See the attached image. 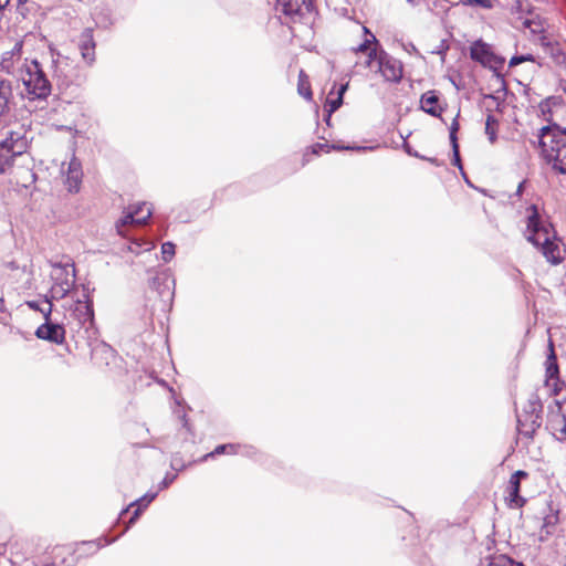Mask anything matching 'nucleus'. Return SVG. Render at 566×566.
<instances>
[{
  "mask_svg": "<svg viewBox=\"0 0 566 566\" xmlns=\"http://www.w3.org/2000/svg\"><path fill=\"white\" fill-rule=\"evenodd\" d=\"M90 284L81 285V294L69 305L64 304L65 318L71 331L80 338L86 339L95 335V322L92 293Z\"/></svg>",
  "mask_w": 566,
  "mask_h": 566,
  "instance_id": "nucleus-1",
  "label": "nucleus"
},
{
  "mask_svg": "<svg viewBox=\"0 0 566 566\" xmlns=\"http://www.w3.org/2000/svg\"><path fill=\"white\" fill-rule=\"evenodd\" d=\"M541 159L551 169L560 175H566V129L559 125L543 126L538 136Z\"/></svg>",
  "mask_w": 566,
  "mask_h": 566,
  "instance_id": "nucleus-2",
  "label": "nucleus"
},
{
  "mask_svg": "<svg viewBox=\"0 0 566 566\" xmlns=\"http://www.w3.org/2000/svg\"><path fill=\"white\" fill-rule=\"evenodd\" d=\"M533 245L553 265L562 263L565 259L566 250L562 239L557 235L554 226L541 218L535 206H533Z\"/></svg>",
  "mask_w": 566,
  "mask_h": 566,
  "instance_id": "nucleus-3",
  "label": "nucleus"
},
{
  "mask_svg": "<svg viewBox=\"0 0 566 566\" xmlns=\"http://www.w3.org/2000/svg\"><path fill=\"white\" fill-rule=\"evenodd\" d=\"M544 24V21L533 19V63L547 67L560 65L566 60L565 53L557 38Z\"/></svg>",
  "mask_w": 566,
  "mask_h": 566,
  "instance_id": "nucleus-4",
  "label": "nucleus"
},
{
  "mask_svg": "<svg viewBox=\"0 0 566 566\" xmlns=\"http://www.w3.org/2000/svg\"><path fill=\"white\" fill-rule=\"evenodd\" d=\"M23 84L32 98L45 99L51 94V83L38 61H32L30 66H28Z\"/></svg>",
  "mask_w": 566,
  "mask_h": 566,
  "instance_id": "nucleus-5",
  "label": "nucleus"
},
{
  "mask_svg": "<svg viewBox=\"0 0 566 566\" xmlns=\"http://www.w3.org/2000/svg\"><path fill=\"white\" fill-rule=\"evenodd\" d=\"M544 389L551 396H558L563 389L564 382L559 378L557 357L554 350V344L551 338L548 339L546 346V360L544 363Z\"/></svg>",
  "mask_w": 566,
  "mask_h": 566,
  "instance_id": "nucleus-6",
  "label": "nucleus"
},
{
  "mask_svg": "<svg viewBox=\"0 0 566 566\" xmlns=\"http://www.w3.org/2000/svg\"><path fill=\"white\" fill-rule=\"evenodd\" d=\"M546 427L557 440H566V400H555L549 407Z\"/></svg>",
  "mask_w": 566,
  "mask_h": 566,
  "instance_id": "nucleus-7",
  "label": "nucleus"
},
{
  "mask_svg": "<svg viewBox=\"0 0 566 566\" xmlns=\"http://www.w3.org/2000/svg\"><path fill=\"white\" fill-rule=\"evenodd\" d=\"M470 56L472 60L481 63L483 66L495 71L501 69L505 63V59L494 54L491 50V46L484 43L482 40H478L471 45Z\"/></svg>",
  "mask_w": 566,
  "mask_h": 566,
  "instance_id": "nucleus-8",
  "label": "nucleus"
},
{
  "mask_svg": "<svg viewBox=\"0 0 566 566\" xmlns=\"http://www.w3.org/2000/svg\"><path fill=\"white\" fill-rule=\"evenodd\" d=\"M565 112V103L560 96H549L538 105V116L547 123L546 126L558 125V118Z\"/></svg>",
  "mask_w": 566,
  "mask_h": 566,
  "instance_id": "nucleus-9",
  "label": "nucleus"
},
{
  "mask_svg": "<svg viewBox=\"0 0 566 566\" xmlns=\"http://www.w3.org/2000/svg\"><path fill=\"white\" fill-rule=\"evenodd\" d=\"M153 211L146 202L138 203L133 210L127 211L116 223L117 232L125 235L126 226H144L151 217Z\"/></svg>",
  "mask_w": 566,
  "mask_h": 566,
  "instance_id": "nucleus-10",
  "label": "nucleus"
},
{
  "mask_svg": "<svg viewBox=\"0 0 566 566\" xmlns=\"http://www.w3.org/2000/svg\"><path fill=\"white\" fill-rule=\"evenodd\" d=\"M377 71L388 82L398 83L402 78V64L399 60L380 49L379 65Z\"/></svg>",
  "mask_w": 566,
  "mask_h": 566,
  "instance_id": "nucleus-11",
  "label": "nucleus"
},
{
  "mask_svg": "<svg viewBox=\"0 0 566 566\" xmlns=\"http://www.w3.org/2000/svg\"><path fill=\"white\" fill-rule=\"evenodd\" d=\"M77 48L84 63L87 66H92L96 60V42L94 40V30L92 28H85L81 32L78 36Z\"/></svg>",
  "mask_w": 566,
  "mask_h": 566,
  "instance_id": "nucleus-12",
  "label": "nucleus"
},
{
  "mask_svg": "<svg viewBox=\"0 0 566 566\" xmlns=\"http://www.w3.org/2000/svg\"><path fill=\"white\" fill-rule=\"evenodd\" d=\"M50 265L54 269L52 273V280L54 283L67 282L70 283V289H75V265L71 259L65 262L50 261Z\"/></svg>",
  "mask_w": 566,
  "mask_h": 566,
  "instance_id": "nucleus-13",
  "label": "nucleus"
},
{
  "mask_svg": "<svg viewBox=\"0 0 566 566\" xmlns=\"http://www.w3.org/2000/svg\"><path fill=\"white\" fill-rule=\"evenodd\" d=\"M276 10L292 21H296L311 11V2L310 0H277Z\"/></svg>",
  "mask_w": 566,
  "mask_h": 566,
  "instance_id": "nucleus-14",
  "label": "nucleus"
},
{
  "mask_svg": "<svg viewBox=\"0 0 566 566\" xmlns=\"http://www.w3.org/2000/svg\"><path fill=\"white\" fill-rule=\"evenodd\" d=\"M35 336L54 344H62L65 339V328L61 324L43 323L36 328Z\"/></svg>",
  "mask_w": 566,
  "mask_h": 566,
  "instance_id": "nucleus-15",
  "label": "nucleus"
},
{
  "mask_svg": "<svg viewBox=\"0 0 566 566\" xmlns=\"http://www.w3.org/2000/svg\"><path fill=\"white\" fill-rule=\"evenodd\" d=\"M527 472L518 470L516 471L510 479L507 485V496L505 497L509 501V505L511 507H522L526 503V499L520 495V480L521 478H526Z\"/></svg>",
  "mask_w": 566,
  "mask_h": 566,
  "instance_id": "nucleus-16",
  "label": "nucleus"
},
{
  "mask_svg": "<svg viewBox=\"0 0 566 566\" xmlns=\"http://www.w3.org/2000/svg\"><path fill=\"white\" fill-rule=\"evenodd\" d=\"M420 108L427 114L440 117L443 108L440 105L439 94L437 91H428L421 95Z\"/></svg>",
  "mask_w": 566,
  "mask_h": 566,
  "instance_id": "nucleus-17",
  "label": "nucleus"
},
{
  "mask_svg": "<svg viewBox=\"0 0 566 566\" xmlns=\"http://www.w3.org/2000/svg\"><path fill=\"white\" fill-rule=\"evenodd\" d=\"M506 7L512 14L516 15V18L522 21L525 28H531V18H528L531 3L528 0H507Z\"/></svg>",
  "mask_w": 566,
  "mask_h": 566,
  "instance_id": "nucleus-18",
  "label": "nucleus"
},
{
  "mask_svg": "<svg viewBox=\"0 0 566 566\" xmlns=\"http://www.w3.org/2000/svg\"><path fill=\"white\" fill-rule=\"evenodd\" d=\"M82 177L83 172L81 163L76 158H72L69 163L65 180L70 192H77L80 190Z\"/></svg>",
  "mask_w": 566,
  "mask_h": 566,
  "instance_id": "nucleus-19",
  "label": "nucleus"
},
{
  "mask_svg": "<svg viewBox=\"0 0 566 566\" xmlns=\"http://www.w3.org/2000/svg\"><path fill=\"white\" fill-rule=\"evenodd\" d=\"M157 494H158L157 492H153V493L148 492L145 495H143L140 499H137L136 501L132 502L128 507L124 509L120 512V516H123L125 513L128 512L130 506L137 505V509L134 511V513L128 522V525L126 526V530L129 528V526L133 525L137 521V518L142 514V511L145 507H147L156 499Z\"/></svg>",
  "mask_w": 566,
  "mask_h": 566,
  "instance_id": "nucleus-20",
  "label": "nucleus"
},
{
  "mask_svg": "<svg viewBox=\"0 0 566 566\" xmlns=\"http://www.w3.org/2000/svg\"><path fill=\"white\" fill-rule=\"evenodd\" d=\"M0 144H7L11 148L12 154H24L28 149L27 138L19 132H10L8 136L0 142Z\"/></svg>",
  "mask_w": 566,
  "mask_h": 566,
  "instance_id": "nucleus-21",
  "label": "nucleus"
},
{
  "mask_svg": "<svg viewBox=\"0 0 566 566\" xmlns=\"http://www.w3.org/2000/svg\"><path fill=\"white\" fill-rule=\"evenodd\" d=\"M13 97L12 84L8 80L0 81V116L6 113L8 105Z\"/></svg>",
  "mask_w": 566,
  "mask_h": 566,
  "instance_id": "nucleus-22",
  "label": "nucleus"
},
{
  "mask_svg": "<svg viewBox=\"0 0 566 566\" xmlns=\"http://www.w3.org/2000/svg\"><path fill=\"white\" fill-rule=\"evenodd\" d=\"M6 145L0 144V174H4L13 165L14 159L22 156V154H12L11 148Z\"/></svg>",
  "mask_w": 566,
  "mask_h": 566,
  "instance_id": "nucleus-23",
  "label": "nucleus"
},
{
  "mask_svg": "<svg viewBox=\"0 0 566 566\" xmlns=\"http://www.w3.org/2000/svg\"><path fill=\"white\" fill-rule=\"evenodd\" d=\"M480 566H513V559L503 554H489L481 558Z\"/></svg>",
  "mask_w": 566,
  "mask_h": 566,
  "instance_id": "nucleus-24",
  "label": "nucleus"
},
{
  "mask_svg": "<svg viewBox=\"0 0 566 566\" xmlns=\"http://www.w3.org/2000/svg\"><path fill=\"white\" fill-rule=\"evenodd\" d=\"M71 292H72V290L70 289V283H67V282L54 283L53 282L49 294H46L45 296H49V300L51 302L60 301V300L65 298Z\"/></svg>",
  "mask_w": 566,
  "mask_h": 566,
  "instance_id": "nucleus-25",
  "label": "nucleus"
},
{
  "mask_svg": "<svg viewBox=\"0 0 566 566\" xmlns=\"http://www.w3.org/2000/svg\"><path fill=\"white\" fill-rule=\"evenodd\" d=\"M241 446L240 444H233V443H227V444H219L216 447L213 451L210 453H207L202 457L201 461H206L209 458H213L219 454H237L240 452Z\"/></svg>",
  "mask_w": 566,
  "mask_h": 566,
  "instance_id": "nucleus-26",
  "label": "nucleus"
},
{
  "mask_svg": "<svg viewBox=\"0 0 566 566\" xmlns=\"http://www.w3.org/2000/svg\"><path fill=\"white\" fill-rule=\"evenodd\" d=\"M297 92L301 96H303L306 99L312 98V91L310 86L308 76L305 74L303 70H301L298 73Z\"/></svg>",
  "mask_w": 566,
  "mask_h": 566,
  "instance_id": "nucleus-27",
  "label": "nucleus"
},
{
  "mask_svg": "<svg viewBox=\"0 0 566 566\" xmlns=\"http://www.w3.org/2000/svg\"><path fill=\"white\" fill-rule=\"evenodd\" d=\"M364 32L368 34L369 38H366L365 41L355 49V52H369V50L373 49L370 48L371 44L378 45V40L366 27H364Z\"/></svg>",
  "mask_w": 566,
  "mask_h": 566,
  "instance_id": "nucleus-28",
  "label": "nucleus"
},
{
  "mask_svg": "<svg viewBox=\"0 0 566 566\" xmlns=\"http://www.w3.org/2000/svg\"><path fill=\"white\" fill-rule=\"evenodd\" d=\"M497 125V119L493 115H488L485 120V134L489 137V140L493 144L496 140V130L495 126Z\"/></svg>",
  "mask_w": 566,
  "mask_h": 566,
  "instance_id": "nucleus-29",
  "label": "nucleus"
},
{
  "mask_svg": "<svg viewBox=\"0 0 566 566\" xmlns=\"http://www.w3.org/2000/svg\"><path fill=\"white\" fill-rule=\"evenodd\" d=\"M451 147H452V164L459 168V170L462 174V176L464 177L465 181L469 184V180L467 178V175L464 172V169H463V166L461 163L459 144L451 145Z\"/></svg>",
  "mask_w": 566,
  "mask_h": 566,
  "instance_id": "nucleus-30",
  "label": "nucleus"
},
{
  "mask_svg": "<svg viewBox=\"0 0 566 566\" xmlns=\"http://www.w3.org/2000/svg\"><path fill=\"white\" fill-rule=\"evenodd\" d=\"M516 419L518 434L530 436V431L525 429L528 420L527 412L525 411V415H521L516 411Z\"/></svg>",
  "mask_w": 566,
  "mask_h": 566,
  "instance_id": "nucleus-31",
  "label": "nucleus"
},
{
  "mask_svg": "<svg viewBox=\"0 0 566 566\" xmlns=\"http://www.w3.org/2000/svg\"><path fill=\"white\" fill-rule=\"evenodd\" d=\"M379 55H380V50H378L376 46L373 48L371 50H369V52L367 53V60H366L365 65L367 67H373L374 64H376V66L378 67Z\"/></svg>",
  "mask_w": 566,
  "mask_h": 566,
  "instance_id": "nucleus-32",
  "label": "nucleus"
},
{
  "mask_svg": "<svg viewBox=\"0 0 566 566\" xmlns=\"http://www.w3.org/2000/svg\"><path fill=\"white\" fill-rule=\"evenodd\" d=\"M161 255L165 262H169L175 255V244L172 242L163 243Z\"/></svg>",
  "mask_w": 566,
  "mask_h": 566,
  "instance_id": "nucleus-33",
  "label": "nucleus"
},
{
  "mask_svg": "<svg viewBox=\"0 0 566 566\" xmlns=\"http://www.w3.org/2000/svg\"><path fill=\"white\" fill-rule=\"evenodd\" d=\"M343 105V99L340 96H337L336 98L327 99V111H328V118L331 117V114L336 112L340 106Z\"/></svg>",
  "mask_w": 566,
  "mask_h": 566,
  "instance_id": "nucleus-34",
  "label": "nucleus"
},
{
  "mask_svg": "<svg viewBox=\"0 0 566 566\" xmlns=\"http://www.w3.org/2000/svg\"><path fill=\"white\" fill-rule=\"evenodd\" d=\"M44 303L46 304V306H43L42 310L40 311V313H42V315L44 317V321H45L44 323H48V322H51V314H52L53 304L49 300V296H45Z\"/></svg>",
  "mask_w": 566,
  "mask_h": 566,
  "instance_id": "nucleus-35",
  "label": "nucleus"
},
{
  "mask_svg": "<svg viewBox=\"0 0 566 566\" xmlns=\"http://www.w3.org/2000/svg\"><path fill=\"white\" fill-rule=\"evenodd\" d=\"M459 123H458V119L454 118L451 126H450V134H449V138H450V144L451 145H455L458 144V136H457V133L459 130Z\"/></svg>",
  "mask_w": 566,
  "mask_h": 566,
  "instance_id": "nucleus-36",
  "label": "nucleus"
},
{
  "mask_svg": "<svg viewBox=\"0 0 566 566\" xmlns=\"http://www.w3.org/2000/svg\"><path fill=\"white\" fill-rule=\"evenodd\" d=\"M81 547H87V552L90 554H94L102 547V544L97 541H88V542H82Z\"/></svg>",
  "mask_w": 566,
  "mask_h": 566,
  "instance_id": "nucleus-37",
  "label": "nucleus"
},
{
  "mask_svg": "<svg viewBox=\"0 0 566 566\" xmlns=\"http://www.w3.org/2000/svg\"><path fill=\"white\" fill-rule=\"evenodd\" d=\"M528 61H531V53L523 54V55H515L510 60L509 65L512 67V66L521 64L522 62H528Z\"/></svg>",
  "mask_w": 566,
  "mask_h": 566,
  "instance_id": "nucleus-38",
  "label": "nucleus"
},
{
  "mask_svg": "<svg viewBox=\"0 0 566 566\" xmlns=\"http://www.w3.org/2000/svg\"><path fill=\"white\" fill-rule=\"evenodd\" d=\"M176 479H177V474L166 473L165 478L158 485L159 490L167 489Z\"/></svg>",
  "mask_w": 566,
  "mask_h": 566,
  "instance_id": "nucleus-39",
  "label": "nucleus"
},
{
  "mask_svg": "<svg viewBox=\"0 0 566 566\" xmlns=\"http://www.w3.org/2000/svg\"><path fill=\"white\" fill-rule=\"evenodd\" d=\"M170 467L172 470L182 471L186 468V464L182 462V460L178 455H174L170 461Z\"/></svg>",
  "mask_w": 566,
  "mask_h": 566,
  "instance_id": "nucleus-40",
  "label": "nucleus"
},
{
  "mask_svg": "<svg viewBox=\"0 0 566 566\" xmlns=\"http://www.w3.org/2000/svg\"><path fill=\"white\" fill-rule=\"evenodd\" d=\"M527 185V179H524L522 180L518 186H517V189L516 191L510 197L511 199V202L514 205L515 203V198H520L522 192L524 191L525 187Z\"/></svg>",
  "mask_w": 566,
  "mask_h": 566,
  "instance_id": "nucleus-41",
  "label": "nucleus"
},
{
  "mask_svg": "<svg viewBox=\"0 0 566 566\" xmlns=\"http://www.w3.org/2000/svg\"><path fill=\"white\" fill-rule=\"evenodd\" d=\"M448 50H449V45L443 40V41H441L439 46H437V49L432 51V53L433 54H440V55L444 56V54L447 53Z\"/></svg>",
  "mask_w": 566,
  "mask_h": 566,
  "instance_id": "nucleus-42",
  "label": "nucleus"
},
{
  "mask_svg": "<svg viewBox=\"0 0 566 566\" xmlns=\"http://www.w3.org/2000/svg\"><path fill=\"white\" fill-rule=\"evenodd\" d=\"M464 3L469 4H478L482 8H491V3L489 0H462Z\"/></svg>",
  "mask_w": 566,
  "mask_h": 566,
  "instance_id": "nucleus-43",
  "label": "nucleus"
},
{
  "mask_svg": "<svg viewBox=\"0 0 566 566\" xmlns=\"http://www.w3.org/2000/svg\"><path fill=\"white\" fill-rule=\"evenodd\" d=\"M525 223L526 232L524 233V237L527 242H531V213L525 217Z\"/></svg>",
  "mask_w": 566,
  "mask_h": 566,
  "instance_id": "nucleus-44",
  "label": "nucleus"
},
{
  "mask_svg": "<svg viewBox=\"0 0 566 566\" xmlns=\"http://www.w3.org/2000/svg\"><path fill=\"white\" fill-rule=\"evenodd\" d=\"M27 305H28L31 310H33V311H38V312H40V311L42 310V307H43V306H41V305L39 304V302H36V301H28V302H27Z\"/></svg>",
  "mask_w": 566,
  "mask_h": 566,
  "instance_id": "nucleus-45",
  "label": "nucleus"
},
{
  "mask_svg": "<svg viewBox=\"0 0 566 566\" xmlns=\"http://www.w3.org/2000/svg\"><path fill=\"white\" fill-rule=\"evenodd\" d=\"M347 88H348V82L345 84H342L338 88L337 96H340V98L343 99V96H344L345 92L347 91Z\"/></svg>",
  "mask_w": 566,
  "mask_h": 566,
  "instance_id": "nucleus-46",
  "label": "nucleus"
},
{
  "mask_svg": "<svg viewBox=\"0 0 566 566\" xmlns=\"http://www.w3.org/2000/svg\"><path fill=\"white\" fill-rule=\"evenodd\" d=\"M327 147V145H324V144H316L314 147H313V153L317 154L318 150L323 149Z\"/></svg>",
  "mask_w": 566,
  "mask_h": 566,
  "instance_id": "nucleus-47",
  "label": "nucleus"
},
{
  "mask_svg": "<svg viewBox=\"0 0 566 566\" xmlns=\"http://www.w3.org/2000/svg\"><path fill=\"white\" fill-rule=\"evenodd\" d=\"M10 0H0V12L9 4Z\"/></svg>",
  "mask_w": 566,
  "mask_h": 566,
  "instance_id": "nucleus-48",
  "label": "nucleus"
},
{
  "mask_svg": "<svg viewBox=\"0 0 566 566\" xmlns=\"http://www.w3.org/2000/svg\"><path fill=\"white\" fill-rule=\"evenodd\" d=\"M20 50H21V44L17 43V44L14 45L13 51L10 53V54H11V57L15 54V52H17V53H19V52H20Z\"/></svg>",
  "mask_w": 566,
  "mask_h": 566,
  "instance_id": "nucleus-49",
  "label": "nucleus"
},
{
  "mask_svg": "<svg viewBox=\"0 0 566 566\" xmlns=\"http://www.w3.org/2000/svg\"><path fill=\"white\" fill-rule=\"evenodd\" d=\"M4 311V301L3 298H0V312Z\"/></svg>",
  "mask_w": 566,
  "mask_h": 566,
  "instance_id": "nucleus-50",
  "label": "nucleus"
},
{
  "mask_svg": "<svg viewBox=\"0 0 566 566\" xmlns=\"http://www.w3.org/2000/svg\"><path fill=\"white\" fill-rule=\"evenodd\" d=\"M484 99H492V101H495V97L491 94H488L484 96Z\"/></svg>",
  "mask_w": 566,
  "mask_h": 566,
  "instance_id": "nucleus-51",
  "label": "nucleus"
},
{
  "mask_svg": "<svg viewBox=\"0 0 566 566\" xmlns=\"http://www.w3.org/2000/svg\"><path fill=\"white\" fill-rule=\"evenodd\" d=\"M7 63H8V59L3 57V60H2L3 67H9V65Z\"/></svg>",
  "mask_w": 566,
  "mask_h": 566,
  "instance_id": "nucleus-52",
  "label": "nucleus"
},
{
  "mask_svg": "<svg viewBox=\"0 0 566 566\" xmlns=\"http://www.w3.org/2000/svg\"><path fill=\"white\" fill-rule=\"evenodd\" d=\"M513 566H525V565L521 562L513 560Z\"/></svg>",
  "mask_w": 566,
  "mask_h": 566,
  "instance_id": "nucleus-53",
  "label": "nucleus"
},
{
  "mask_svg": "<svg viewBox=\"0 0 566 566\" xmlns=\"http://www.w3.org/2000/svg\"><path fill=\"white\" fill-rule=\"evenodd\" d=\"M44 566H55V564L50 563V564H45Z\"/></svg>",
  "mask_w": 566,
  "mask_h": 566,
  "instance_id": "nucleus-54",
  "label": "nucleus"
}]
</instances>
